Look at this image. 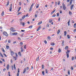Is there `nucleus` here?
<instances>
[{
  "label": "nucleus",
  "mask_w": 76,
  "mask_h": 76,
  "mask_svg": "<svg viewBox=\"0 0 76 76\" xmlns=\"http://www.w3.org/2000/svg\"><path fill=\"white\" fill-rule=\"evenodd\" d=\"M9 9L10 12H11L12 10V4H10Z\"/></svg>",
  "instance_id": "f257e3e1"
},
{
  "label": "nucleus",
  "mask_w": 76,
  "mask_h": 76,
  "mask_svg": "<svg viewBox=\"0 0 76 76\" xmlns=\"http://www.w3.org/2000/svg\"><path fill=\"white\" fill-rule=\"evenodd\" d=\"M62 7L64 10H65L66 9V7L65 5L63 4V5Z\"/></svg>",
  "instance_id": "f03ea898"
},
{
  "label": "nucleus",
  "mask_w": 76,
  "mask_h": 76,
  "mask_svg": "<svg viewBox=\"0 0 76 76\" xmlns=\"http://www.w3.org/2000/svg\"><path fill=\"white\" fill-rule=\"evenodd\" d=\"M3 34L5 36H6V37H7V36H8V34H7V32H6V31H4L3 33Z\"/></svg>",
  "instance_id": "7ed1b4c3"
},
{
  "label": "nucleus",
  "mask_w": 76,
  "mask_h": 76,
  "mask_svg": "<svg viewBox=\"0 0 76 76\" xmlns=\"http://www.w3.org/2000/svg\"><path fill=\"white\" fill-rule=\"evenodd\" d=\"M10 53H11V55L12 56H13V55H14V54H15V52H14L12 51H11Z\"/></svg>",
  "instance_id": "20e7f679"
},
{
  "label": "nucleus",
  "mask_w": 76,
  "mask_h": 76,
  "mask_svg": "<svg viewBox=\"0 0 76 76\" xmlns=\"http://www.w3.org/2000/svg\"><path fill=\"white\" fill-rule=\"evenodd\" d=\"M74 7V4L70 6V10H72V9H73V8Z\"/></svg>",
  "instance_id": "39448f33"
},
{
  "label": "nucleus",
  "mask_w": 76,
  "mask_h": 76,
  "mask_svg": "<svg viewBox=\"0 0 76 76\" xmlns=\"http://www.w3.org/2000/svg\"><path fill=\"white\" fill-rule=\"evenodd\" d=\"M21 49V53H23V46H22L20 48Z\"/></svg>",
  "instance_id": "423d86ee"
},
{
  "label": "nucleus",
  "mask_w": 76,
  "mask_h": 76,
  "mask_svg": "<svg viewBox=\"0 0 76 76\" xmlns=\"http://www.w3.org/2000/svg\"><path fill=\"white\" fill-rule=\"evenodd\" d=\"M17 34H18V33L17 32L14 33L12 34V35H17Z\"/></svg>",
  "instance_id": "0eeeda50"
},
{
  "label": "nucleus",
  "mask_w": 76,
  "mask_h": 76,
  "mask_svg": "<svg viewBox=\"0 0 76 76\" xmlns=\"http://www.w3.org/2000/svg\"><path fill=\"white\" fill-rule=\"evenodd\" d=\"M14 29H15V28L13 27H11L10 28V30L12 32V31Z\"/></svg>",
  "instance_id": "6e6552de"
},
{
  "label": "nucleus",
  "mask_w": 76,
  "mask_h": 76,
  "mask_svg": "<svg viewBox=\"0 0 76 76\" xmlns=\"http://www.w3.org/2000/svg\"><path fill=\"white\" fill-rule=\"evenodd\" d=\"M9 1H8L7 2V4L6 5V7H7V6H9Z\"/></svg>",
  "instance_id": "1a4fd4ad"
},
{
  "label": "nucleus",
  "mask_w": 76,
  "mask_h": 76,
  "mask_svg": "<svg viewBox=\"0 0 76 76\" xmlns=\"http://www.w3.org/2000/svg\"><path fill=\"white\" fill-rule=\"evenodd\" d=\"M26 71V68H24V70H23V73L24 74V73H25V72Z\"/></svg>",
  "instance_id": "9d476101"
},
{
  "label": "nucleus",
  "mask_w": 76,
  "mask_h": 76,
  "mask_svg": "<svg viewBox=\"0 0 76 76\" xmlns=\"http://www.w3.org/2000/svg\"><path fill=\"white\" fill-rule=\"evenodd\" d=\"M70 19H69L68 20V22L67 23H68V25L69 26H70Z\"/></svg>",
  "instance_id": "9b49d317"
},
{
  "label": "nucleus",
  "mask_w": 76,
  "mask_h": 76,
  "mask_svg": "<svg viewBox=\"0 0 76 76\" xmlns=\"http://www.w3.org/2000/svg\"><path fill=\"white\" fill-rule=\"evenodd\" d=\"M18 55H19V56H20V57H21V56H22V55L21 54V53H20V52H18Z\"/></svg>",
  "instance_id": "f8f14e48"
},
{
  "label": "nucleus",
  "mask_w": 76,
  "mask_h": 76,
  "mask_svg": "<svg viewBox=\"0 0 76 76\" xmlns=\"http://www.w3.org/2000/svg\"><path fill=\"white\" fill-rule=\"evenodd\" d=\"M52 21H53V20H52L51 19H50L49 20V22H50V23H51Z\"/></svg>",
  "instance_id": "ddd939ff"
},
{
  "label": "nucleus",
  "mask_w": 76,
  "mask_h": 76,
  "mask_svg": "<svg viewBox=\"0 0 76 76\" xmlns=\"http://www.w3.org/2000/svg\"><path fill=\"white\" fill-rule=\"evenodd\" d=\"M72 1H73V0H70V1L69 5H71V4L72 3Z\"/></svg>",
  "instance_id": "4468645a"
},
{
  "label": "nucleus",
  "mask_w": 76,
  "mask_h": 76,
  "mask_svg": "<svg viewBox=\"0 0 76 76\" xmlns=\"http://www.w3.org/2000/svg\"><path fill=\"white\" fill-rule=\"evenodd\" d=\"M41 29V27H39V28H38L37 30V31H38L39 30Z\"/></svg>",
  "instance_id": "2eb2a0df"
},
{
  "label": "nucleus",
  "mask_w": 76,
  "mask_h": 76,
  "mask_svg": "<svg viewBox=\"0 0 76 76\" xmlns=\"http://www.w3.org/2000/svg\"><path fill=\"white\" fill-rule=\"evenodd\" d=\"M51 45H52V46H54V45H55V44H54V43H50Z\"/></svg>",
  "instance_id": "dca6fc26"
},
{
  "label": "nucleus",
  "mask_w": 76,
  "mask_h": 76,
  "mask_svg": "<svg viewBox=\"0 0 76 76\" xmlns=\"http://www.w3.org/2000/svg\"><path fill=\"white\" fill-rule=\"evenodd\" d=\"M60 32V30L58 29L57 31V34H59V33Z\"/></svg>",
  "instance_id": "f3484780"
},
{
  "label": "nucleus",
  "mask_w": 76,
  "mask_h": 76,
  "mask_svg": "<svg viewBox=\"0 0 76 76\" xmlns=\"http://www.w3.org/2000/svg\"><path fill=\"white\" fill-rule=\"evenodd\" d=\"M67 37L68 39H70V37L69 36V35H67Z\"/></svg>",
  "instance_id": "a211bd4d"
},
{
  "label": "nucleus",
  "mask_w": 76,
  "mask_h": 76,
  "mask_svg": "<svg viewBox=\"0 0 76 76\" xmlns=\"http://www.w3.org/2000/svg\"><path fill=\"white\" fill-rule=\"evenodd\" d=\"M67 52H66V53H67V54H69V53L70 52V51L69 50H67Z\"/></svg>",
  "instance_id": "6ab92c4d"
},
{
  "label": "nucleus",
  "mask_w": 76,
  "mask_h": 76,
  "mask_svg": "<svg viewBox=\"0 0 76 76\" xmlns=\"http://www.w3.org/2000/svg\"><path fill=\"white\" fill-rule=\"evenodd\" d=\"M25 15L23 16L22 18V19H25Z\"/></svg>",
  "instance_id": "aec40b11"
},
{
  "label": "nucleus",
  "mask_w": 76,
  "mask_h": 76,
  "mask_svg": "<svg viewBox=\"0 0 76 76\" xmlns=\"http://www.w3.org/2000/svg\"><path fill=\"white\" fill-rule=\"evenodd\" d=\"M66 56L68 58H69V53H66Z\"/></svg>",
  "instance_id": "412c9836"
},
{
  "label": "nucleus",
  "mask_w": 76,
  "mask_h": 76,
  "mask_svg": "<svg viewBox=\"0 0 76 76\" xmlns=\"http://www.w3.org/2000/svg\"><path fill=\"white\" fill-rule=\"evenodd\" d=\"M69 48V47L68 46H66L65 48V50H67Z\"/></svg>",
  "instance_id": "4be33fe9"
},
{
  "label": "nucleus",
  "mask_w": 76,
  "mask_h": 76,
  "mask_svg": "<svg viewBox=\"0 0 76 76\" xmlns=\"http://www.w3.org/2000/svg\"><path fill=\"white\" fill-rule=\"evenodd\" d=\"M1 15H2V16H3L4 15V11H2V13L1 14Z\"/></svg>",
  "instance_id": "5701e85b"
},
{
  "label": "nucleus",
  "mask_w": 76,
  "mask_h": 76,
  "mask_svg": "<svg viewBox=\"0 0 76 76\" xmlns=\"http://www.w3.org/2000/svg\"><path fill=\"white\" fill-rule=\"evenodd\" d=\"M9 65H7V70H9Z\"/></svg>",
  "instance_id": "b1692460"
},
{
  "label": "nucleus",
  "mask_w": 76,
  "mask_h": 76,
  "mask_svg": "<svg viewBox=\"0 0 76 76\" xmlns=\"http://www.w3.org/2000/svg\"><path fill=\"white\" fill-rule=\"evenodd\" d=\"M58 53H61V49H58Z\"/></svg>",
  "instance_id": "393cba45"
},
{
  "label": "nucleus",
  "mask_w": 76,
  "mask_h": 76,
  "mask_svg": "<svg viewBox=\"0 0 76 76\" xmlns=\"http://www.w3.org/2000/svg\"><path fill=\"white\" fill-rule=\"evenodd\" d=\"M0 56H1V57H2V58H3V54H1V53H0Z\"/></svg>",
  "instance_id": "a878e982"
},
{
  "label": "nucleus",
  "mask_w": 76,
  "mask_h": 76,
  "mask_svg": "<svg viewBox=\"0 0 76 76\" xmlns=\"http://www.w3.org/2000/svg\"><path fill=\"white\" fill-rule=\"evenodd\" d=\"M66 34H67V32H66V31H65L64 32V36H66Z\"/></svg>",
  "instance_id": "bb28decb"
},
{
  "label": "nucleus",
  "mask_w": 76,
  "mask_h": 76,
  "mask_svg": "<svg viewBox=\"0 0 76 76\" xmlns=\"http://www.w3.org/2000/svg\"><path fill=\"white\" fill-rule=\"evenodd\" d=\"M42 75H43V76H44L45 75V73H44V71H42Z\"/></svg>",
  "instance_id": "cd10ccee"
},
{
  "label": "nucleus",
  "mask_w": 76,
  "mask_h": 76,
  "mask_svg": "<svg viewBox=\"0 0 76 76\" xmlns=\"http://www.w3.org/2000/svg\"><path fill=\"white\" fill-rule=\"evenodd\" d=\"M42 21H41V22H39L38 23V25H39L41 24V23H42Z\"/></svg>",
  "instance_id": "c85d7f7f"
},
{
  "label": "nucleus",
  "mask_w": 76,
  "mask_h": 76,
  "mask_svg": "<svg viewBox=\"0 0 76 76\" xmlns=\"http://www.w3.org/2000/svg\"><path fill=\"white\" fill-rule=\"evenodd\" d=\"M74 27L75 28H76V23H75L74 25Z\"/></svg>",
  "instance_id": "c756f323"
},
{
  "label": "nucleus",
  "mask_w": 76,
  "mask_h": 76,
  "mask_svg": "<svg viewBox=\"0 0 76 76\" xmlns=\"http://www.w3.org/2000/svg\"><path fill=\"white\" fill-rule=\"evenodd\" d=\"M48 39H51V37L50 36H48Z\"/></svg>",
  "instance_id": "7c9ffc66"
},
{
  "label": "nucleus",
  "mask_w": 76,
  "mask_h": 76,
  "mask_svg": "<svg viewBox=\"0 0 76 76\" xmlns=\"http://www.w3.org/2000/svg\"><path fill=\"white\" fill-rule=\"evenodd\" d=\"M20 44L21 46H22V45H23V42H20Z\"/></svg>",
  "instance_id": "2f4dec72"
},
{
  "label": "nucleus",
  "mask_w": 76,
  "mask_h": 76,
  "mask_svg": "<svg viewBox=\"0 0 76 76\" xmlns=\"http://www.w3.org/2000/svg\"><path fill=\"white\" fill-rule=\"evenodd\" d=\"M69 15H72V13L69 11Z\"/></svg>",
  "instance_id": "473e14b6"
},
{
  "label": "nucleus",
  "mask_w": 76,
  "mask_h": 76,
  "mask_svg": "<svg viewBox=\"0 0 76 76\" xmlns=\"http://www.w3.org/2000/svg\"><path fill=\"white\" fill-rule=\"evenodd\" d=\"M60 1H58V5H60Z\"/></svg>",
  "instance_id": "72a5a7b5"
},
{
  "label": "nucleus",
  "mask_w": 76,
  "mask_h": 76,
  "mask_svg": "<svg viewBox=\"0 0 76 76\" xmlns=\"http://www.w3.org/2000/svg\"><path fill=\"white\" fill-rule=\"evenodd\" d=\"M39 7V4H37L36 6V8H38V7Z\"/></svg>",
  "instance_id": "f704fd0d"
},
{
  "label": "nucleus",
  "mask_w": 76,
  "mask_h": 76,
  "mask_svg": "<svg viewBox=\"0 0 76 76\" xmlns=\"http://www.w3.org/2000/svg\"><path fill=\"white\" fill-rule=\"evenodd\" d=\"M24 49H26V45H25L24 46Z\"/></svg>",
  "instance_id": "c9c22d12"
},
{
  "label": "nucleus",
  "mask_w": 76,
  "mask_h": 76,
  "mask_svg": "<svg viewBox=\"0 0 76 76\" xmlns=\"http://www.w3.org/2000/svg\"><path fill=\"white\" fill-rule=\"evenodd\" d=\"M36 61H38L39 60V56L37 57V58L36 59Z\"/></svg>",
  "instance_id": "e433bc0d"
},
{
  "label": "nucleus",
  "mask_w": 76,
  "mask_h": 76,
  "mask_svg": "<svg viewBox=\"0 0 76 76\" xmlns=\"http://www.w3.org/2000/svg\"><path fill=\"white\" fill-rule=\"evenodd\" d=\"M31 10H32V8H30L29 10V12H31Z\"/></svg>",
  "instance_id": "4c0bfd02"
},
{
  "label": "nucleus",
  "mask_w": 76,
  "mask_h": 76,
  "mask_svg": "<svg viewBox=\"0 0 76 76\" xmlns=\"http://www.w3.org/2000/svg\"><path fill=\"white\" fill-rule=\"evenodd\" d=\"M6 48H7V49H9V46H7L6 47Z\"/></svg>",
  "instance_id": "58836bf2"
},
{
  "label": "nucleus",
  "mask_w": 76,
  "mask_h": 76,
  "mask_svg": "<svg viewBox=\"0 0 76 76\" xmlns=\"http://www.w3.org/2000/svg\"><path fill=\"white\" fill-rule=\"evenodd\" d=\"M14 69H15L16 70V67L15 66V64H14Z\"/></svg>",
  "instance_id": "ea45409f"
},
{
  "label": "nucleus",
  "mask_w": 76,
  "mask_h": 76,
  "mask_svg": "<svg viewBox=\"0 0 76 76\" xmlns=\"http://www.w3.org/2000/svg\"><path fill=\"white\" fill-rule=\"evenodd\" d=\"M20 14H22V12H19L18 14V16H19V15H20Z\"/></svg>",
  "instance_id": "a19ab883"
},
{
  "label": "nucleus",
  "mask_w": 76,
  "mask_h": 76,
  "mask_svg": "<svg viewBox=\"0 0 76 76\" xmlns=\"http://www.w3.org/2000/svg\"><path fill=\"white\" fill-rule=\"evenodd\" d=\"M68 75H70V70L69 69L68 70Z\"/></svg>",
  "instance_id": "79ce46f5"
},
{
  "label": "nucleus",
  "mask_w": 76,
  "mask_h": 76,
  "mask_svg": "<svg viewBox=\"0 0 76 76\" xmlns=\"http://www.w3.org/2000/svg\"><path fill=\"white\" fill-rule=\"evenodd\" d=\"M45 71L46 72V73H48V70H47V69H45Z\"/></svg>",
  "instance_id": "37998d69"
},
{
  "label": "nucleus",
  "mask_w": 76,
  "mask_h": 76,
  "mask_svg": "<svg viewBox=\"0 0 76 76\" xmlns=\"http://www.w3.org/2000/svg\"><path fill=\"white\" fill-rule=\"evenodd\" d=\"M12 32H16V30H13L12 31Z\"/></svg>",
  "instance_id": "c03bdc74"
},
{
  "label": "nucleus",
  "mask_w": 76,
  "mask_h": 76,
  "mask_svg": "<svg viewBox=\"0 0 76 76\" xmlns=\"http://www.w3.org/2000/svg\"><path fill=\"white\" fill-rule=\"evenodd\" d=\"M25 30H21V32H25Z\"/></svg>",
  "instance_id": "a18cd8bd"
},
{
  "label": "nucleus",
  "mask_w": 76,
  "mask_h": 76,
  "mask_svg": "<svg viewBox=\"0 0 76 76\" xmlns=\"http://www.w3.org/2000/svg\"><path fill=\"white\" fill-rule=\"evenodd\" d=\"M3 55H4V56H5V57H7V56H6V54L4 53Z\"/></svg>",
  "instance_id": "49530a36"
},
{
  "label": "nucleus",
  "mask_w": 76,
  "mask_h": 76,
  "mask_svg": "<svg viewBox=\"0 0 76 76\" xmlns=\"http://www.w3.org/2000/svg\"><path fill=\"white\" fill-rule=\"evenodd\" d=\"M57 2H55V6H57Z\"/></svg>",
  "instance_id": "de8ad7c7"
},
{
  "label": "nucleus",
  "mask_w": 76,
  "mask_h": 76,
  "mask_svg": "<svg viewBox=\"0 0 76 76\" xmlns=\"http://www.w3.org/2000/svg\"><path fill=\"white\" fill-rule=\"evenodd\" d=\"M53 69H54V68H53L51 69H50V71H52V72H53Z\"/></svg>",
  "instance_id": "09e8293b"
},
{
  "label": "nucleus",
  "mask_w": 76,
  "mask_h": 76,
  "mask_svg": "<svg viewBox=\"0 0 76 76\" xmlns=\"http://www.w3.org/2000/svg\"><path fill=\"white\" fill-rule=\"evenodd\" d=\"M25 22H23V23H22V25H23V26H25Z\"/></svg>",
  "instance_id": "8fccbe9b"
},
{
  "label": "nucleus",
  "mask_w": 76,
  "mask_h": 76,
  "mask_svg": "<svg viewBox=\"0 0 76 76\" xmlns=\"http://www.w3.org/2000/svg\"><path fill=\"white\" fill-rule=\"evenodd\" d=\"M71 60L72 61H73L74 60V57H72L71 59Z\"/></svg>",
  "instance_id": "3c124183"
},
{
  "label": "nucleus",
  "mask_w": 76,
  "mask_h": 76,
  "mask_svg": "<svg viewBox=\"0 0 76 76\" xmlns=\"http://www.w3.org/2000/svg\"><path fill=\"white\" fill-rule=\"evenodd\" d=\"M52 17H56V15L54 14L52 16Z\"/></svg>",
  "instance_id": "603ef678"
},
{
  "label": "nucleus",
  "mask_w": 76,
  "mask_h": 76,
  "mask_svg": "<svg viewBox=\"0 0 76 76\" xmlns=\"http://www.w3.org/2000/svg\"><path fill=\"white\" fill-rule=\"evenodd\" d=\"M32 28V26H30L29 27V28Z\"/></svg>",
  "instance_id": "864d4df0"
},
{
  "label": "nucleus",
  "mask_w": 76,
  "mask_h": 76,
  "mask_svg": "<svg viewBox=\"0 0 76 76\" xmlns=\"http://www.w3.org/2000/svg\"><path fill=\"white\" fill-rule=\"evenodd\" d=\"M14 58L15 61H16V59L17 58H16L15 57H14Z\"/></svg>",
  "instance_id": "5fc2aeb1"
},
{
  "label": "nucleus",
  "mask_w": 76,
  "mask_h": 76,
  "mask_svg": "<svg viewBox=\"0 0 76 76\" xmlns=\"http://www.w3.org/2000/svg\"><path fill=\"white\" fill-rule=\"evenodd\" d=\"M8 42L9 43H10V40H8Z\"/></svg>",
  "instance_id": "6e6d98bb"
},
{
  "label": "nucleus",
  "mask_w": 76,
  "mask_h": 76,
  "mask_svg": "<svg viewBox=\"0 0 76 76\" xmlns=\"http://www.w3.org/2000/svg\"><path fill=\"white\" fill-rule=\"evenodd\" d=\"M8 75L9 76H11L10 74V72H8Z\"/></svg>",
  "instance_id": "4d7b16f0"
},
{
  "label": "nucleus",
  "mask_w": 76,
  "mask_h": 76,
  "mask_svg": "<svg viewBox=\"0 0 76 76\" xmlns=\"http://www.w3.org/2000/svg\"><path fill=\"white\" fill-rule=\"evenodd\" d=\"M44 65H42V69H44Z\"/></svg>",
  "instance_id": "13d9d810"
},
{
  "label": "nucleus",
  "mask_w": 76,
  "mask_h": 76,
  "mask_svg": "<svg viewBox=\"0 0 76 76\" xmlns=\"http://www.w3.org/2000/svg\"><path fill=\"white\" fill-rule=\"evenodd\" d=\"M11 67H12V70H13V66H12Z\"/></svg>",
  "instance_id": "bf43d9fd"
},
{
  "label": "nucleus",
  "mask_w": 76,
  "mask_h": 76,
  "mask_svg": "<svg viewBox=\"0 0 76 76\" xmlns=\"http://www.w3.org/2000/svg\"><path fill=\"white\" fill-rule=\"evenodd\" d=\"M15 55L16 57H18V54L16 53H15Z\"/></svg>",
  "instance_id": "052dcab7"
},
{
  "label": "nucleus",
  "mask_w": 76,
  "mask_h": 76,
  "mask_svg": "<svg viewBox=\"0 0 76 76\" xmlns=\"http://www.w3.org/2000/svg\"><path fill=\"white\" fill-rule=\"evenodd\" d=\"M16 41H15V42H13V44H16Z\"/></svg>",
  "instance_id": "680f3d73"
},
{
  "label": "nucleus",
  "mask_w": 76,
  "mask_h": 76,
  "mask_svg": "<svg viewBox=\"0 0 76 76\" xmlns=\"http://www.w3.org/2000/svg\"><path fill=\"white\" fill-rule=\"evenodd\" d=\"M76 28L74 30V32H76Z\"/></svg>",
  "instance_id": "e2e57ef3"
},
{
  "label": "nucleus",
  "mask_w": 76,
  "mask_h": 76,
  "mask_svg": "<svg viewBox=\"0 0 76 76\" xmlns=\"http://www.w3.org/2000/svg\"><path fill=\"white\" fill-rule=\"evenodd\" d=\"M20 9H21V7H20L19 8H18V10H20Z\"/></svg>",
  "instance_id": "0e129e2a"
},
{
  "label": "nucleus",
  "mask_w": 76,
  "mask_h": 76,
  "mask_svg": "<svg viewBox=\"0 0 76 76\" xmlns=\"http://www.w3.org/2000/svg\"><path fill=\"white\" fill-rule=\"evenodd\" d=\"M44 42L45 43V44H47V42L46 41H44Z\"/></svg>",
  "instance_id": "69168bd1"
},
{
  "label": "nucleus",
  "mask_w": 76,
  "mask_h": 76,
  "mask_svg": "<svg viewBox=\"0 0 76 76\" xmlns=\"http://www.w3.org/2000/svg\"><path fill=\"white\" fill-rule=\"evenodd\" d=\"M29 68L28 67H27L26 70H29Z\"/></svg>",
  "instance_id": "338daca9"
},
{
  "label": "nucleus",
  "mask_w": 76,
  "mask_h": 76,
  "mask_svg": "<svg viewBox=\"0 0 76 76\" xmlns=\"http://www.w3.org/2000/svg\"><path fill=\"white\" fill-rule=\"evenodd\" d=\"M35 18H37V14H35Z\"/></svg>",
  "instance_id": "774afa93"
}]
</instances>
